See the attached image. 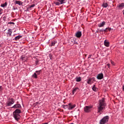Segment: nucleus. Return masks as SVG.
<instances>
[{
  "mask_svg": "<svg viewBox=\"0 0 124 124\" xmlns=\"http://www.w3.org/2000/svg\"><path fill=\"white\" fill-rule=\"evenodd\" d=\"M32 77L35 78V79H37V74H36V73H34V74L32 75Z\"/></svg>",
  "mask_w": 124,
  "mask_h": 124,
  "instance_id": "nucleus-21",
  "label": "nucleus"
},
{
  "mask_svg": "<svg viewBox=\"0 0 124 124\" xmlns=\"http://www.w3.org/2000/svg\"><path fill=\"white\" fill-rule=\"evenodd\" d=\"M75 36H76V37H78V38H80V37L82 36V32H81V31H78L76 33Z\"/></svg>",
  "mask_w": 124,
  "mask_h": 124,
  "instance_id": "nucleus-7",
  "label": "nucleus"
},
{
  "mask_svg": "<svg viewBox=\"0 0 124 124\" xmlns=\"http://www.w3.org/2000/svg\"><path fill=\"white\" fill-rule=\"evenodd\" d=\"M40 71H41V70L39 71H36L35 73H37V75H39V74H40Z\"/></svg>",
  "mask_w": 124,
  "mask_h": 124,
  "instance_id": "nucleus-26",
  "label": "nucleus"
},
{
  "mask_svg": "<svg viewBox=\"0 0 124 124\" xmlns=\"http://www.w3.org/2000/svg\"><path fill=\"white\" fill-rule=\"evenodd\" d=\"M21 107V105L20 104H16L12 107V108H14L15 109H19Z\"/></svg>",
  "mask_w": 124,
  "mask_h": 124,
  "instance_id": "nucleus-11",
  "label": "nucleus"
},
{
  "mask_svg": "<svg viewBox=\"0 0 124 124\" xmlns=\"http://www.w3.org/2000/svg\"><path fill=\"white\" fill-rule=\"evenodd\" d=\"M92 90L93 91V92H97V88L95 87V85H94L93 87H92Z\"/></svg>",
  "mask_w": 124,
  "mask_h": 124,
  "instance_id": "nucleus-19",
  "label": "nucleus"
},
{
  "mask_svg": "<svg viewBox=\"0 0 124 124\" xmlns=\"http://www.w3.org/2000/svg\"><path fill=\"white\" fill-rule=\"evenodd\" d=\"M20 113H21V110L16 109L13 112L14 118L16 121H19L20 119Z\"/></svg>",
  "mask_w": 124,
  "mask_h": 124,
  "instance_id": "nucleus-2",
  "label": "nucleus"
},
{
  "mask_svg": "<svg viewBox=\"0 0 124 124\" xmlns=\"http://www.w3.org/2000/svg\"><path fill=\"white\" fill-rule=\"evenodd\" d=\"M92 57V55H89V57H88V59H90V58Z\"/></svg>",
  "mask_w": 124,
  "mask_h": 124,
  "instance_id": "nucleus-35",
  "label": "nucleus"
},
{
  "mask_svg": "<svg viewBox=\"0 0 124 124\" xmlns=\"http://www.w3.org/2000/svg\"><path fill=\"white\" fill-rule=\"evenodd\" d=\"M103 78H104L103 74L100 73L98 74L97 76V79H98V80H101V79H103Z\"/></svg>",
  "mask_w": 124,
  "mask_h": 124,
  "instance_id": "nucleus-9",
  "label": "nucleus"
},
{
  "mask_svg": "<svg viewBox=\"0 0 124 124\" xmlns=\"http://www.w3.org/2000/svg\"><path fill=\"white\" fill-rule=\"evenodd\" d=\"M34 6H35V4H32L29 8H32V7H34Z\"/></svg>",
  "mask_w": 124,
  "mask_h": 124,
  "instance_id": "nucleus-28",
  "label": "nucleus"
},
{
  "mask_svg": "<svg viewBox=\"0 0 124 124\" xmlns=\"http://www.w3.org/2000/svg\"><path fill=\"white\" fill-rule=\"evenodd\" d=\"M2 90H3L2 86H0V92H2Z\"/></svg>",
  "mask_w": 124,
  "mask_h": 124,
  "instance_id": "nucleus-29",
  "label": "nucleus"
},
{
  "mask_svg": "<svg viewBox=\"0 0 124 124\" xmlns=\"http://www.w3.org/2000/svg\"><path fill=\"white\" fill-rule=\"evenodd\" d=\"M14 102H15L14 99L11 98L6 103V105L7 106H11V105L14 104Z\"/></svg>",
  "mask_w": 124,
  "mask_h": 124,
  "instance_id": "nucleus-4",
  "label": "nucleus"
},
{
  "mask_svg": "<svg viewBox=\"0 0 124 124\" xmlns=\"http://www.w3.org/2000/svg\"><path fill=\"white\" fill-rule=\"evenodd\" d=\"M76 107V105H72L71 103H69L68 104V109L69 110H71L72 109H74Z\"/></svg>",
  "mask_w": 124,
  "mask_h": 124,
  "instance_id": "nucleus-8",
  "label": "nucleus"
},
{
  "mask_svg": "<svg viewBox=\"0 0 124 124\" xmlns=\"http://www.w3.org/2000/svg\"><path fill=\"white\" fill-rule=\"evenodd\" d=\"M108 121H109V116H106L104 117L100 121V124H105L108 123Z\"/></svg>",
  "mask_w": 124,
  "mask_h": 124,
  "instance_id": "nucleus-3",
  "label": "nucleus"
},
{
  "mask_svg": "<svg viewBox=\"0 0 124 124\" xmlns=\"http://www.w3.org/2000/svg\"><path fill=\"white\" fill-rule=\"evenodd\" d=\"M96 32H97V33H98V32H99V30H98L96 31Z\"/></svg>",
  "mask_w": 124,
  "mask_h": 124,
  "instance_id": "nucleus-36",
  "label": "nucleus"
},
{
  "mask_svg": "<svg viewBox=\"0 0 124 124\" xmlns=\"http://www.w3.org/2000/svg\"><path fill=\"white\" fill-rule=\"evenodd\" d=\"M108 28H107L106 29L104 30V31L106 32L108 31Z\"/></svg>",
  "mask_w": 124,
  "mask_h": 124,
  "instance_id": "nucleus-32",
  "label": "nucleus"
},
{
  "mask_svg": "<svg viewBox=\"0 0 124 124\" xmlns=\"http://www.w3.org/2000/svg\"><path fill=\"white\" fill-rule=\"evenodd\" d=\"M99 32H101V31H104V30L101 29V30H98Z\"/></svg>",
  "mask_w": 124,
  "mask_h": 124,
  "instance_id": "nucleus-31",
  "label": "nucleus"
},
{
  "mask_svg": "<svg viewBox=\"0 0 124 124\" xmlns=\"http://www.w3.org/2000/svg\"><path fill=\"white\" fill-rule=\"evenodd\" d=\"M105 106H106V103H105V100L104 98L99 100V105L97 106L98 111L97 113L99 115H101L103 113V111L105 109Z\"/></svg>",
  "mask_w": 124,
  "mask_h": 124,
  "instance_id": "nucleus-1",
  "label": "nucleus"
},
{
  "mask_svg": "<svg viewBox=\"0 0 124 124\" xmlns=\"http://www.w3.org/2000/svg\"><path fill=\"white\" fill-rule=\"evenodd\" d=\"M108 31H111V28H107Z\"/></svg>",
  "mask_w": 124,
  "mask_h": 124,
  "instance_id": "nucleus-34",
  "label": "nucleus"
},
{
  "mask_svg": "<svg viewBox=\"0 0 124 124\" xmlns=\"http://www.w3.org/2000/svg\"><path fill=\"white\" fill-rule=\"evenodd\" d=\"M7 34H8V36H11L12 34V30L11 29L8 30Z\"/></svg>",
  "mask_w": 124,
  "mask_h": 124,
  "instance_id": "nucleus-15",
  "label": "nucleus"
},
{
  "mask_svg": "<svg viewBox=\"0 0 124 124\" xmlns=\"http://www.w3.org/2000/svg\"><path fill=\"white\" fill-rule=\"evenodd\" d=\"M59 1L60 2L61 4H63L66 2V0H59Z\"/></svg>",
  "mask_w": 124,
  "mask_h": 124,
  "instance_id": "nucleus-20",
  "label": "nucleus"
},
{
  "mask_svg": "<svg viewBox=\"0 0 124 124\" xmlns=\"http://www.w3.org/2000/svg\"><path fill=\"white\" fill-rule=\"evenodd\" d=\"M108 3L107 2H104L103 4H102V7H104V8H106L108 7Z\"/></svg>",
  "mask_w": 124,
  "mask_h": 124,
  "instance_id": "nucleus-18",
  "label": "nucleus"
},
{
  "mask_svg": "<svg viewBox=\"0 0 124 124\" xmlns=\"http://www.w3.org/2000/svg\"><path fill=\"white\" fill-rule=\"evenodd\" d=\"M104 45L106 47H109V46H110L109 42H108L107 40H105L104 41Z\"/></svg>",
  "mask_w": 124,
  "mask_h": 124,
  "instance_id": "nucleus-13",
  "label": "nucleus"
},
{
  "mask_svg": "<svg viewBox=\"0 0 124 124\" xmlns=\"http://www.w3.org/2000/svg\"><path fill=\"white\" fill-rule=\"evenodd\" d=\"M111 63L114 65V62H111Z\"/></svg>",
  "mask_w": 124,
  "mask_h": 124,
  "instance_id": "nucleus-37",
  "label": "nucleus"
},
{
  "mask_svg": "<svg viewBox=\"0 0 124 124\" xmlns=\"http://www.w3.org/2000/svg\"><path fill=\"white\" fill-rule=\"evenodd\" d=\"M92 108H93L92 106H85L84 107V111L86 112V113H89V112H91Z\"/></svg>",
  "mask_w": 124,
  "mask_h": 124,
  "instance_id": "nucleus-6",
  "label": "nucleus"
},
{
  "mask_svg": "<svg viewBox=\"0 0 124 124\" xmlns=\"http://www.w3.org/2000/svg\"><path fill=\"white\" fill-rule=\"evenodd\" d=\"M105 25V21H103L98 25V27L101 28Z\"/></svg>",
  "mask_w": 124,
  "mask_h": 124,
  "instance_id": "nucleus-12",
  "label": "nucleus"
},
{
  "mask_svg": "<svg viewBox=\"0 0 124 124\" xmlns=\"http://www.w3.org/2000/svg\"><path fill=\"white\" fill-rule=\"evenodd\" d=\"M107 66H108V68L110 67V64L108 63L107 64Z\"/></svg>",
  "mask_w": 124,
  "mask_h": 124,
  "instance_id": "nucleus-33",
  "label": "nucleus"
},
{
  "mask_svg": "<svg viewBox=\"0 0 124 124\" xmlns=\"http://www.w3.org/2000/svg\"><path fill=\"white\" fill-rule=\"evenodd\" d=\"M117 7L118 9H123V8H124V3H120L117 5Z\"/></svg>",
  "mask_w": 124,
  "mask_h": 124,
  "instance_id": "nucleus-10",
  "label": "nucleus"
},
{
  "mask_svg": "<svg viewBox=\"0 0 124 124\" xmlns=\"http://www.w3.org/2000/svg\"><path fill=\"white\" fill-rule=\"evenodd\" d=\"M68 105H63V108H64V109H68Z\"/></svg>",
  "mask_w": 124,
  "mask_h": 124,
  "instance_id": "nucleus-25",
  "label": "nucleus"
},
{
  "mask_svg": "<svg viewBox=\"0 0 124 124\" xmlns=\"http://www.w3.org/2000/svg\"><path fill=\"white\" fill-rule=\"evenodd\" d=\"M93 81H95V78H89L88 79H87V83L89 85H92L93 83Z\"/></svg>",
  "mask_w": 124,
  "mask_h": 124,
  "instance_id": "nucleus-5",
  "label": "nucleus"
},
{
  "mask_svg": "<svg viewBox=\"0 0 124 124\" xmlns=\"http://www.w3.org/2000/svg\"><path fill=\"white\" fill-rule=\"evenodd\" d=\"M57 41H53L51 44V46H55V45L56 44Z\"/></svg>",
  "mask_w": 124,
  "mask_h": 124,
  "instance_id": "nucleus-22",
  "label": "nucleus"
},
{
  "mask_svg": "<svg viewBox=\"0 0 124 124\" xmlns=\"http://www.w3.org/2000/svg\"><path fill=\"white\" fill-rule=\"evenodd\" d=\"M78 90H79V88H78L77 87L74 88V89L73 90V91H72L73 94H74V93H77V92H78Z\"/></svg>",
  "mask_w": 124,
  "mask_h": 124,
  "instance_id": "nucleus-17",
  "label": "nucleus"
},
{
  "mask_svg": "<svg viewBox=\"0 0 124 124\" xmlns=\"http://www.w3.org/2000/svg\"><path fill=\"white\" fill-rule=\"evenodd\" d=\"M55 4H56V5H60V4H61V3L59 2H56L55 3Z\"/></svg>",
  "mask_w": 124,
  "mask_h": 124,
  "instance_id": "nucleus-27",
  "label": "nucleus"
},
{
  "mask_svg": "<svg viewBox=\"0 0 124 124\" xmlns=\"http://www.w3.org/2000/svg\"><path fill=\"white\" fill-rule=\"evenodd\" d=\"M76 80L77 82H80V81H81V78L80 77L79 78H76Z\"/></svg>",
  "mask_w": 124,
  "mask_h": 124,
  "instance_id": "nucleus-24",
  "label": "nucleus"
},
{
  "mask_svg": "<svg viewBox=\"0 0 124 124\" xmlns=\"http://www.w3.org/2000/svg\"><path fill=\"white\" fill-rule=\"evenodd\" d=\"M15 4H18V5H23V2L19 0H16L15 1Z\"/></svg>",
  "mask_w": 124,
  "mask_h": 124,
  "instance_id": "nucleus-14",
  "label": "nucleus"
},
{
  "mask_svg": "<svg viewBox=\"0 0 124 124\" xmlns=\"http://www.w3.org/2000/svg\"><path fill=\"white\" fill-rule=\"evenodd\" d=\"M8 24H12V25H15V23L14 22H8Z\"/></svg>",
  "mask_w": 124,
  "mask_h": 124,
  "instance_id": "nucleus-30",
  "label": "nucleus"
},
{
  "mask_svg": "<svg viewBox=\"0 0 124 124\" xmlns=\"http://www.w3.org/2000/svg\"><path fill=\"white\" fill-rule=\"evenodd\" d=\"M0 47H1V44H0Z\"/></svg>",
  "mask_w": 124,
  "mask_h": 124,
  "instance_id": "nucleus-38",
  "label": "nucleus"
},
{
  "mask_svg": "<svg viewBox=\"0 0 124 124\" xmlns=\"http://www.w3.org/2000/svg\"><path fill=\"white\" fill-rule=\"evenodd\" d=\"M22 35H18V36L16 37L14 39V40H16V41H17V40H19L20 39V38H22Z\"/></svg>",
  "mask_w": 124,
  "mask_h": 124,
  "instance_id": "nucleus-16",
  "label": "nucleus"
},
{
  "mask_svg": "<svg viewBox=\"0 0 124 124\" xmlns=\"http://www.w3.org/2000/svg\"><path fill=\"white\" fill-rule=\"evenodd\" d=\"M36 63H38V61H37V62H36Z\"/></svg>",
  "mask_w": 124,
  "mask_h": 124,
  "instance_id": "nucleus-39",
  "label": "nucleus"
},
{
  "mask_svg": "<svg viewBox=\"0 0 124 124\" xmlns=\"http://www.w3.org/2000/svg\"><path fill=\"white\" fill-rule=\"evenodd\" d=\"M7 5V3L5 2L4 3L1 4V7H5Z\"/></svg>",
  "mask_w": 124,
  "mask_h": 124,
  "instance_id": "nucleus-23",
  "label": "nucleus"
}]
</instances>
